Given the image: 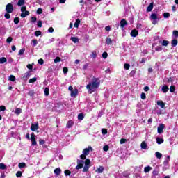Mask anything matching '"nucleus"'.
<instances>
[{"instance_id":"obj_1","label":"nucleus","mask_w":178,"mask_h":178,"mask_svg":"<svg viewBox=\"0 0 178 178\" xmlns=\"http://www.w3.org/2000/svg\"><path fill=\"white\" fill-rule=\"evenodd\" d=\"M91 151L92 147H88L83 149V151L81 152V155H79V159L81 160H77V166L75 167L76 170L83 169V172H88V170L90 169V159H86V156L90 154V152Z\"/></svg>"},{"instance_id":"obj_2","label":"nucleus","mask_w":178,"mask_h":178,"mask_svg":"<svg viewBox=\"0 0 178 178\" xmlns=\"http://www.w3.org/2000/svg\"><path fill=\"white\" fill-rule=\"evenodd\" d=\"M99 85H101V81L98 80L97 78H92L90 83H88V85H86V90H88V93L92 94L96 91Z\"/></svg>"},{"instance_id":"obj_3","label":"nucleus","mask_w":178,"mask_h":178,"mask_svg":"<svg viewBox=\"0 0 178 178\" xmlns=\"http://www.w3.org/2000/svg\"><path fill=\"white\" fill-rule=\"evenodd\" d=\"M28 15H29V12L26 10L25 6L21 7V18H25Z\"/></svg>"},{"instance_id":"obj_4","label":"nucleus","mask_w":178,"mask_h":178,"mask_svg":"<svg viewBox=\"0 0 178 178\" xmlns=\"http://www.w3.org/2000/svg\"><path fill=\"white\" fill-rule=\"evenodd\" d=\"M25 138H26L27 139H29V140L32 141V146L35 145V135H33V134H32V135L27 134L26 136H25Z\"/></svg>"},{"instance_id":"obj_5","label":"nucleus","mask_w":178,"mask_h":178,"mask_svg":"<svg viewBox=\"0 0 178 178\" xmlns=\"http://www.w3.org/2000/svg\"><path fill=\"white\" fill-rule=\"evenodd\" d=\"M158 17H156V14L153 13L150 14V21H153V25H156V22H158Z\"/></svg>"},{"instance_id":"obj_6","label":"nucleus","mask_w":178,"mask_h":178,"mask_svg":"<svg viewBox=\"0 0 178 178\" xmlns=\"http://www.w3.org/2000/svg\"><path fill=\"white\" fill-rule=\"evenodd\" d=\"M12 3H8L6 5V13H12Z\"/></svg>"},{"instance_id":"obj_7","label":"nucleus","mask_w":178,"mask_h":178,"mask_svg":"<svg viewBox=\"0 0 178 178\" xmlns=\"http://www.w3.org/2000/svg\"><path fill=\"white\" fill-rule=\"evenodd\" d=\"M163 128H164L163 124H159V126L157 127V134L163 133Z\"/></svg>"},{"instance_id":"obj_8","label":"nucleus","mask_w":178,"mask_h":178,"mask_svg":"<svg viewBox=\"0 0 178 178\" xmlns=\"http://www.w3.org/2000/svg\"><path fill=\"white\" fill-rule=\"evenodd\" d=\"M29 129L32 130V131L38 130V123L32 124V126L29 127Z\"/></svg>"},{"instance_id":"obj_9","label":"nucleus","mask_w":178,"mask_h":178,"mask_svg":"<svg viewBox=\"0 0 178 178\" xmlns=\"http://www.w3.org/2000/svg\"><path fill=\"white\" fill-rule=\"evenodd\" d=\"M140 147L142 148V149H146L148 147V145L146 144V142H142V143L140 144Z\"/></svg>"},{"instance_id":"obj_10","label":"nucleus","mask_w":178,"mask_h":178,"mask_svg":"<svg viewBox=\"0 0 178 178\" xmlns=\"http://www.w3.org/2000/svg\"><path fill=\"white\" fill-rule=\"evenodd\" d=\"M62 173V170L59 169V168L54 170V174H56V176H59V174Z\"/></svg>"},{"instance_id":"obj_11","label":"nucleus","mask_w":178,"mask_h":178,"mask_svg":"<svg viewBox=\"0 0 178 178\" xmlns=\"http://www.w3.org/2000/svg\"><path fill=\"white\" fill-rule=\"evenodd\" d=\"M157 106H159L160 108H163L165 107V104L162 101H157Z\"/></svg>"},{"instance_id":"obj_12","label":"nucleus","mask_w":178,"mask_h":178,"mask_svg":"<svg viewBox=\"0 0 178 178\" xmlns=\"http://www.w3.org/2000/svg\"><path fill=\"white\" fill-rule=\"evenodd\" d=\"M168 162H170V156H165V160H163V166H168Z\"/></svg>"},{"instance_id":"obj_13","label":"nucleus","mask_w":178,"mask_h":178,"mask_svg":"<svg viewBox=\"0 0 178 178\" xmlns=\"http://www.w3.org/2000/svg\"><path fill=\"white\" fill-rule=\"evenodd\" d=\"M104 170H105V168H104L103 166H99V168H97L95 172H97V173L101 174L103 173Z\"/></svg>"},{"instance_id":"obj_14","label":"nucleus","mask_w":178,"mask_h":178,"mask_svg":"<svg viewBox=\"0 0 178 178\" xmlns=\"http://www.w3.org/2000/svg\"><path fill=\"white\" fill-rule=\"evenodd\" d=\"M72 124H74V122H72V120H68V122H66V128L70 129V127H72Z\"/></svg>"},{"instance_id":"obj_15","label":"nucleus","mask_w":178,"mask_h":178,"mask_svg":"<svg viewBox=\"0 0 178 178\" xmlns=\"http://www.w3.org/2000/svg\"><path fill=\"white\" fill-rule=\"evenodd\" d=\"M28 78H29V72H25V74H23V76H22L23 81H27Z\"/></svg>"},{"instance_id":"obj_16","label":"nucleus","mask_w":178,"mask_h":178,"mask_svg":"<svg viewBox=\"0 0 178 178\" xmlns=\"http://www.w3.org/2000/svg\"><path fill=\"white\" fill-rule=\"evenodd\" d=\"M168 91H170V89H168V86H163V87H161V92L165 93L168 92Z\"/></svg>"},{"instance_id":"obj_17","label":"nucleus","mask_w":178,"mask_h":178,"mask_svg":"<svg viewBox=\"0 0 178 178\" xmlns=\"http://www.w3.org/2000/svg\"><path fill=\"white\" fill-rule=\"evenodd\" d=\"M127 26V21L124 19L120 20V28H124Z\"/></svg>"},{"instance_id":"obj_18","label":"nucleus","mask_w":178,"mask_h":178,"mask_svg":"<svg viewBox=\"0 0 178 178\" xmlns=\"http://www.w3.org/2000/svg\"><path fill=\"white\" fill-rule=\"evenodd\" d=\"M151 170H152V168L150 166L144 167V173H148V172H150Z\"/></svg>"},{"instance_id":"obj_19","label":"nucleus","mask_w":178,"mask_h":178,"mask_svg":"<svg viewBox=\"0 0 178 178\" xmlns=\"http://www.w3.org/2000/svg\"><path fill=\"white\" fill-rule=\"evenodd\" d=\"M131 37H137V30L131 31Z\"/></svg>"},{"instance_id":"obj_20","label":"nucleus","mask_w":178,"mask_h":178,"mask_svg":"<svg viewBox=\"0 0 178 178\" xmlns=\"http://www.w3.org/2000/svg\"><path fill=\"white\" fill-rule=\"evenodd\" d=\"M105 44L111 45V38H105Z\"/></svg>"},{"instance_id":"obj_21","label":"nucleus","mask_w":178,"mask_h":178,"mask_svg":"<svg viewBox=\"0 0 178 178\" xmlns=\"http://www.w3.org/2000/svg\"><path fill=\"white\" fill-rule=\"evenodd\" d=\"M23 5H25V0H19V2L17 3L18 6H23Z\"/></svg>"},{"instance_id":"obj_22","label":"nucleus","mask_w":178,"mask_h":178,"mask_svg":"<svg viewBox=\"0 0 178 178\" xmlns=\"http://www.w3.org/2000/svg\"><path fill=\"white\" fill-rule=\"evenodd\" d=\"M156 142H157V145L163 144V138H157V139H156Z\"/></svg>"},{"instance_id":"obj_23","label":"nucleus","mask_w":178,"mask_h":178,"mask_svg":"<svg viewBox=\"0 0 178 178\" xmlns=\"http://www.w3.org/2000/svg\"><path fill=\"white\" fill-rule=\"evenodd\" d=\"M150 11H152V3H150L148 7L146 8V12L150 13Z\"/></svg>"},{"instance_id":"obj_24","label":"nucleus","mask_w":178,"mask_h":178,"mask_svg":"<svg viewBox=\"0 0 178 178\" xmlns=\"http://www.w3.org/2000/svg\"><path fill=\"white\" fill-rule=\"evenodd\" d=\"M170 42H168L166 40H163V42H161V46L163 47H168V44H170Z\"/></svg>"},{"instance_id":"obj_25","label":"nucleus","mask_w":178,"mask_h":178,"mask_svg":"<svg viewBox=\"0 0 178 178\" xmlns=\"http://www.w3.org/2000/svg\"><path fill=\"white\" fill-rule=\"evenodd\" d=\"M71 41H73V43H78L79 39L76 37H71Z\"/></svg>"},{"instance_id":"obj_26","label":"nucleus","mask_w":178,"mask_h":178,"mask_svg":"<svg viewBox=\"0 0 178 178\" xmlns=\"http://www.w3.org/2000/svg\"><path fill=\"white\" fill-rule=\"evenodd\" d=\"M76 97V89L75 90L71 91V97L74 98Z\"/></svg>"},{"instance_id":"obj_27","label":"nucleus","mask_w":178,"mask_h":178,"mask_svg":"<svg viewBox=\"0 0 178 178\" xmlns=\"http://www.w3.org/2000/svg\"><path fill=\"white\" fill-rule=\"evenodd\" d=\"M170 44H172V47H174L178 44V41L176 40H172V42H170Z\"/></svg>"},{"instance_id":"obj_28","label":"nucleus","mask_w":178,"mask_h":178,"mask_svg":"<svg viewBox=\"0 0 178 178\" xmlns=\"http://www.w3.org/2000/svg\"><path fill=\"white\" fill-rule=\"evenodd\" d=\"M77 120H83V114H81V113L78 114Z\"/></svg>"},{"instance_id":"obj_29","label":"nucleus","mask_w":178,"mask_h":178,"mask_svg":"<svg viewBox=\"0 0 178 178\" xmlns=\"http://www.w3.org/2000/svg\"><path fill=\"white\" fill-rule=\"evenodd\" d=\"M161 156H162L161 153L155 152V158H157V159H161Z\"/></svg>"},{"instance_id":"obj_30","label":"nucleus","mask_w":178,"mask_h":178,"mask_svg":"<svg viewBox=\"0 0 178 178\" xmlns=\"http://www.w3.org/2000/svg\"><path fill=\"white\" fill-rule=\"evenodd\" d=\"M8 80H9V81H10L14 82V81H15V80H16V78H15V77H14V76H13V75H10V76H9V77H8Z\"/></svg>"},{"instance_id":"obj_31","label":"nucleus","mask_w":178,"mask_h":178,"mask_svg":"<svg viewBox=\"0 0 178 178\" xmlns=\"http://www.w3.org/2000/svg\"><path fill=\"white\" fill-rule=\"evenodd\" d=\"M6 58L1 57L0 58V64L6 63Z\"/></svg>"},{"instance_id":"obj_32","label":"nucleus","mask_w":178,"mask_h":178,"mask_svg":"<svg viewBox=\"0 0 178 178\" xmlns=\"http://www.w3.org/2000/svg\"><path fill=\"white\" fill-rule=\"evenodd\" d=\"M35 80H37V79H35V77L32 78V79H29V83H33L35 82Z\"/></svg>"},{"instance_id":"obj_33","label":"nucleus","mask_w":178,"mask_h":178,"mask_svg":"<svg viewBox=\"0 0 178 178\" xmlns=\"http://www.w3.org/2000/svg\"><path fill=\"white\" fill-rule=\"evenodd\" d=\"M90 57L92 58V59L96 58V51H92V53L90 54Z\"/></svg>"},{"instance_id":"obj_34","label":"nucleus","mask_w":178,"mask_h":178,"mask_svg":"<svg viewBox=\"0 0 178 178\" xmlns=\"http://www.w3.org/2000/svg\"><path fill=\"white\" fill-rule=\"evenodd\" d=\"M42 14V9L38 8L36 10V15H41Z\"/></svg>"},{"instance_id":"obj_35","label":"nucleus","mask_w":178,"mask_h":178,"mask_svg":"<svg viewBox=\"0 0 178 178\" xmlns=\"http://www.w3.org/2000/svg\"><path fill=\"white\" fill-rule=\"evenodd\" d=\"M172 36L178 38V30L177 31H172Z\"/></svg>"},{"instance_id":"obj_36","label":"nucleus","mask_w":178,"mask_h":178,"mask_svg":"<svg viewBox=\"0 0 178 178\" xmlns=\"http://www.w3.org/2000/svg\"><path fill=\"white\" fill-rule=\"evenodd\" d=\"M101 134H103V135L107 134V129H101Z\"/></svg>"},{"instance_id":"obj_37","label":"nucleus","mask_w":178,"mask_h":178,"mask_svg":"<svg viewBox=\"0 0 178 178\" xmlns=\"http://www.w3.org/2000/svg\"><path fill=\"white\" fill-rule=\"evenodd\" d=\"M0 170H6V165L3 163H0Z\"/></svg>"},{"instance_id":"obj_38","label":"nucleus","mask_w":178,"mask_h":178,"mask_svg":"<svg viewBox=\"0 0 178 178\" xmlns=\"http://www.w3.org/2000/svg\"><path fill=\"white\" fill-rule=\"evenodd\" d=\"M108 150H109V146H107V145L103 146V151H104L105 152H107Z\"/></svg>"},{"instance_id":"obj_39","label":"nucleus","mask_w":178,"mask_h":178,"mask_svg":"<svg viewBox=\"0 0 178 178\" xmlns=\"http://www.w3.org/2000/svg\"><path fill=\"white\" fill-rule=\"evenodd\" d=\"M15 114L19 115L21 114V108H17L15 110Z\"/></svg>"},{"instance_id":"obj_40","label":"nucleus","mask_w":178,"mask_h":178,"mask_svg":"<svg viewBox=\"0 0 178 178\" xmlns=\"http://www.w3.org/2000/svg\"><path fill=\"white\" fill-rule=\"evenodd\" d=\"M24 52H25V49H21V50H19V56L23 55Z\"/></svg>"},{"instance_id":"obj_41","label":"nucleus","mask_w":178,"mask_h":178,"mask_svg":"<svg viewBox=\"0 0 178 178\" xmlns=\"http://www.w3.org/2000/svg\"><path fill=\"white\" fill-rule=\"evenodd\" d=\"M36 26H38V28L42 27V22L38 21V22H37V24H36Z\"/></svg>"},{"instance_id":"obj_42","label":"nucleus","mask_w":178,"mask_h":178,"mask_svg":"<svg viewBox=\"0 0 178 178\" xmlns=\"http://www.w3.org/2000/svg\"><path fill=\"white\" fill-rule=\"evenodd\" d=\"M80 23V21L79 19L75 20V24H73V25H75V28L79 27V24Z\"/></svg>"},{"instance_id":"obj_43","label":"nucleus","mask_w":178,"mask_h":178,"mask_svg":"<svg viewBox=\"0 0 178 178\" xmlns=\"http://www.w3.org/2000/svg\"><path fill=\"white\" fill-rule=\"evenodd\" d=\"M40 35H41V32H40V31H36L34 32V35L38 37L40 36Z\"/></svg>"},{"instance_id":"obj_44","label":"nucleus","mask_w":178,"mask_h":178,"mask_svg":"<svg viewBox=\"0 0 178 178\" xmlns=\"http://www.w3.org/2000/svg\"><path fill=\"white\" fill-rule=\"evenodd\" d=\"M168 90H170V92H174L175 88H174V86H170V88H168Z\"/></svg>"},{"instance_id":"obj_45","label":"nucleus","mask_w":178,"mask_h":178,"mask_svg":"<svg viewBox=\"0 0 178 178\" xmlns=\"http://www.w3.org/2000/svg\"><path fill=\"white\" fill-rule=\"evenodd\" d=\"M44 96H49V88H44Z\"/></svg>"},{"instance_id":"obj_46","label":"nucleus","mask_w":178,"mask_h":178,"mask_svg":"<svg viewBox=\"0 0 178 178\" xmlns=\"http://www.w3.org/2000/svg\"><path fill=\"white\" fill-rule=\"evenodd\" d=\"M25 168V163H19V168Z\"/></svg>"},{"instance_id":"obj_47","label":"nucleus","mask_w":178,"mask_h":178,"mask_svg":"<svg viewBox=\"0 0 178 178\" xmlns=\"http://www.w3.org/2000/svg\"><path fill=\"white\" fill-rule=\"evenodd\" d=\"M168 17H170V13H163V18L167 19Z\"/></svg>"},{"instance_id":"obj_48","label":"nucleus","mask_w":178,"mask_h":178,"mask_svg":"<svg viewBox=\"0 0 178 178\" xmlns=\"http://www.w3.org/2000/svg\"><path fill=\"white\" fill-rule=\"evenodd\" d=\"M64 175H65V176H70V171L64 170Z\"/></svg>"},{"instance_id":"obj_49","label":"nucleus","mask_w":178,"mask_h":178,"mask_svg":"<svg viewBox=\"0 0 178 178\" xmlns=\"http://www.w3.org/2000/svg\"><path fill=\"white\" fill-rule=\"evenodd\" d=\"M6 42H7V43L12 42V38L8 37V38L6 39Z\"/></svg>"},{"instance_id":"obj_50","label":"nucleus","mask_w":178,"mask_h":178,"mask_svg":"<svg viewBox=\"0 0 178 178\" xmlns=\"http://www.w3.org/2000/svg\"><path fill=\"white\" fill-rule=\"evenodd\" d=\"M13 22H15V24H19V17H15Z\"/></svg>"},{"instance_id":"obj_51","label":"nucleus","mask_w":178,"mask_h":178,"mask_svg":"<svg viewBox=\"0 0 178 178\" xmlns=\"http://www.w3.org/2000/svg\"><path fill=\"white\" fill-rule=\"evenodd\" d=\"M140 97L142 98V99H146V94L142 93Z\"/></svg>"},{"instance_id":"obj_52","label":"nucleus","mask_w":178,"mask_h":178,"mask_svg":"<svg viewBox=\"0 0 178 178\" xmlns=\"http://www.w3.org/2000/svg\"><path fill=\"white\" fill-rule=\"evenodd\" d=\"M3 17H5L6 19H10V14L6 13L5 15H3Z\"/></svg>"},{"instance_id":"obj_53","label":"nucleus","mask_w":178,"mask_h":178,"mask_svg":"<svg viewBox=\"0 0 178 178\" xmlns=\"http://www.w3.org/2000/svg\"><path fill=\"white\" fill-rule=\"evenodd\" d=\"M62 72H63L64 74L68 73V68L64 67L62 69Z\"/></svg>"},{"instance_id":"obj_54","label":"nucleus","mask_w":178,"mask_h":178,"mask_svg":"<svg viewBox=\"0 0 178 178\" xmlns=\"http://www.w3.org/2000/svg\"><path fill=\"white\" fill-rule=\"evenodd\" d=\"M102 57L103 59L107 58V52H103Z\"/></svg>"},{"instance_id":"obj_55","label":"nucleus","mask_w":178,"mask_h":178,"mask_svg":"<svg viewBox=\"0 0 178 178\" xmlns=\"http://www.w3.org/2000/svg\"><path fill=\"white\" fill-rule=\"evenodd\" d=\"M161 50H162V48H161V47H155V51L157 52L161 51Z\"/></svg>"},{"instance_id":"obj_56","label":"nucleus","mask_w":178,"mask_h":178,"mask_svg":"<svg viewBox=\"0 0 178 178\" xmlns=\"http://www.w3.org/2000/svg\"><path fill=\"white\" fill-rule=\"evenodd\" d=\"M33 46L35 47L38 44V42L35 40H32Z\"/></svg>"},{"instance_id":"obj_57","label":"nucleus","mask_w":178,"mask_h":178,"mask_svg":"<svg viewBox=\"0 0 178 178\" xmlns=\"http://www.w3.org/2000/svg\"><path fill=\"white\" fill-rule=\"evenodd\" d=\"M44 61L42 59H38V65H42Z\"/></svg>"},{"instance_id":"obj_58","label":"nucleus","mask_w":178,"mask_h":178,"mask_svg":"<svg viewBox=\"0 0 178 178\" xmlns=\"http://www.w3.org/2000/svg\"><path fill=\"white\" fill-rule=\"evenodd\" d=\"M124 143H127V140L124 138L120 139V145L124 144Z\"/></svg>"},{"instance_id":"obj_59","label":"nucleus","mask_w":178,"mask_h":178,"mask_svg":"<svg viewBox=\"0 0 178 178\" xmlns=\"http://www.w3.org/2000/svg\"><path fill=\"white\" fill-rule=\"evenodd\" d=\"M38 144L40 145H44V140H39Z\"/></svg>"},{"instance_id":"obj_60","label":"nucleus","mask_w":178,"mask_h":178,"mask_svg":"<svg viewBox=\"0 0 178 178\" xmlns=\"http://www.w3.org/2000/svg\"><path fill=\"white\" fill-rule=\"evenodd\" d=\"M58 62H59V57H56V59H54V63H57Z\"/></svg>"},{"instance_id":"obj_61","label":"nucleus","mask_w":178,"mask_h":178,"mask_svg":"<svg viewBox=\"0 0 178 178\" xmlns=\"http://www.w3.org/2000/svg\"><path fill=\"white\" fill-rule=\"evenodd\" d=\"M129 64H124V70H129Z\"/></svg>"},{"instance_id":"obj_62","label":"nucleus","mask_w":178,"mask_h":178,"mask_svg":"<svg viewBox=\"0 0 178 178\" xmlns=\"http://www.w3.org/2000/svg\"><path fill=\"white\" fill-rule=\"evenodd\" d=\"M22 172L21 171L17 172V177H21Z\"/></svg>"},{"instance_id":"obj_63","label":"nucleus","mask_w":178,"mask_h":178,"mask_svg":"<svg viewBox=\"0 0 178 178\" xmlns=\"http://www.w3.org/2000/svg\"><path fill=\"white\" fill-rule=\"evenodd\" d=\"M0 111H6V106H0Z\"/></svg>"},{"instance_id":"obj_64","label":"nucleus","mask_w":178,"mask_h":178,"mask_svg":"<svg viewBox=\"0 0 178 178\" xmlns=\"http://www.w3.org/2000/svg\"><path fill=\"white\" fill-rule=\"evenodd\" d=\"M109 31H110L109 26H105V31L109 32Z\"/></svg>"}]
</instances>
